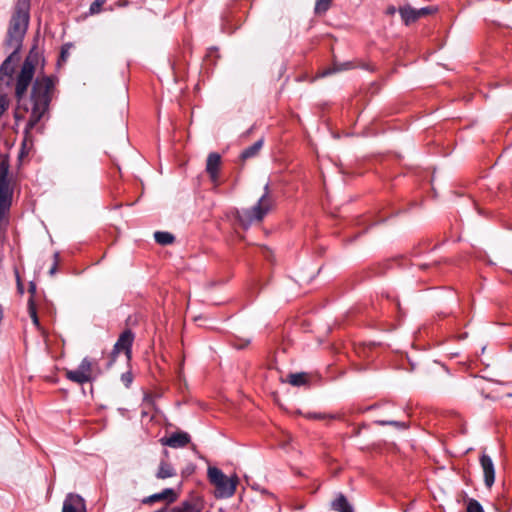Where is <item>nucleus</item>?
I'll use <instances>...</instances> for the list:
<instances>
[{
	"label": "nucleus",
	"mask_w": 512,
	"mask_h": 512,
	"mask_svg": "<svg viewBox=\"0 0 512 512\" xmlns=\"http://www.w3.org/2000/svg\"><path fill=\"white\" fill-rule=\"evenodd\" d=\"M35 62L36 59L29 55L25 59L16 79L15 97L17 99V107L14 112L15 126H18L19 122L25 119V114L30 112V117L24 129L20 157L25 154V149L32 145L31 131L48 114L55 92L56 78L43 75L35 79L32 84L30 97H26L27 89L35 74Z\"/></svg>",
	"instance_id": "obj_1"
},
{
	"label": "nucleus",
	"mask_w": 512,
	"mask_h": 512,
	"mask_svg": "<svg viewBox=\"0 0 512 512\" xmlns=\"http://www.w3.org/2000/svg\"><path fill=\"white\" fill-rule=\"evenodd\" d=\"M29 9L30 0H18L10 20L6 43L15 52L20 49L28 28Z\"/></svg>",
	"instance_id": "obj_2"
},
{
	"label": "nucleus",
	"mask_w": 512,
	"mask_h": 512,
	"mask_svg": "<svg viewBox=\"0 0 512 512\" xmlns=\"http://www.w3.org/2000/svg\"><path fill=\"white\" fill-rule=\"evenodd\" d=\"M264 191V194L252 208L238 211L237 218L243 227L247 228L254 222H261L265 215L270 211L272 207V199L270 197L268 183L265 185Z\"/></svg>",
	"instance_id": "obj_3"
},
{
	"label": "nucleus",
	"mask_w": 512,
	"mask_h": 512,
	"mask_svg": "<svg viewBox=\"0 0 512 512\" xmlns=\"http://www.w3.org/2000/svg\"><path fill=\"white\" fill-rule=\"evenodd\" d=\"M208 478L215 487V496L217 498H229L236 490L238 477L236 475L228 477L219 468L209 467Z\"/></svg>",
	"instance_id": "obj_4"
},
{
	"label": "nucleus",
	"mask_w": 512,
	"mask_h": 512,
	"mask_svg": "<svg viewBox=\"0 0 512 512\" xmlns=\"http://www.w3.org/2000/svg\"><path fill=\"white\" fill-rule=\"evenodd\" d=\"M9 158L1 156L0 160V219L9 210L12 202L13 188L9 175Z\"/></svg>",
	"instance_id": "obj_5"
},
{
	"label": "nucleus",
	"mask_w": 512,
	"mask_h": 512,
	"mask_svg": "<svg viewBox=\"0 0 512 512\" xmlns=\"http://www.w3.org/2000/svg\"><path fill=\"white\" fill-rule=\"evenodd\" d=\"M95 374H99L97 363L89 358H84L77 369L65 371L68 380L80 385L92 381Z\"/></svg>",
	"instance_id": "obj_6"
},
{
	"label": "nucleus",
	"mask_w": 512,
	"mask_h": 512,
	"mask_svg": "<svg viewBox=\"0 0 512 512\" xmlns=\"http://www.w3.org/2000/svg\"><path fill=\"white\" fill-rule=\"evenodd\" d=\"M15 49L8 56L0 67V88L9 87L12 82V76L15 70V62L18 60Z\"/></svg>",
	"instance_id": "obj_7"
},
{
	"label": "nucleus",
	"mask_w": 512,
	"mask_h": 512,
	"mask_svg": "<svg viewBox=\"0 0 512 512\" xmlns=\"http://www.w3.org/2000/svg\"><path fill=\"white\" fill-rule=\"evenodd\" d=\"M134 335L130 330L124 331L118 338L112 351V361L120 352H124L127 359L131 357V346L133 343Z\"/></svg>",
	"instance_id": "obj_8"
},
{
	"label": "nucleus",
	"mask_w": 512,
	"mask_h": 512,
	"mask_svg": "<svg viewBox=\"0 0 512 512\" xmlns=\"http://www.w3.org/2000/svg\"><path fill=\"white\" fill-rule=\"evenodd\" d=\"M62 512H86L84 499L78 494H68L63 502Z\"/></svg>",
	"instance_id": "obj_9"
},
{
	"label": "nucleus",
	"mask_w": 512,
	"mask_h": 512,
	"mask_svg": "<svg viewBox=\"0 0 512 512\" xmlns=\"http://www.w3.org/2000/svg\"><path fill=\"white\" fill-rule=\"evenodd\" d=\"M221 166V156L216 152H212L208 155L206 161V172L208 173L212 183L218 184V173Z\"/></svg>",
	"instance_id": "obj_10"
},
{
	"label": "nucleus",
	"mask_w": 512,
	"mask_h": 512,
	"mask_svg": "<svg viewBox=\"0 0 512 512\" xmlns=\"http://www.w3.org/2000/svg\"><path fill=\"white\" fill-rule=\"evenodd\" d=\"M203 508V500L198 496H194L186 501H183L178 506H175L172 509V512H202Z\"/></svg>",
	"instance_id": "obj_11"
},
{
	"label": "nucleus",
	"mask_w": 512,
	"mask_h": 512,
	"mask_svg": "<svg viewBox=\"0 0 512 512\" xmlns=\"http://www.w3.org/2000/svg\"><path fill=\"white\" fill-rule=\"evenodd\" d=\"M480 464L484 474L485 485L490 488L494 484L495 480V469L493 461L488 455L483 454L480 458Z\"/></svg>",
	"instance_id": "obj_12"
},
{
	"label": "nucleus",
	"mask_w": 512,
	"mask_h": 512,
	"mask_svg": "<svg viewBox=\"0 0 512 512\" xmlns=\"http://www.w3.org/2000/svg\"><path fill=\"white\" fill-rule=\"evenodd\" d=\"M190 441V436L185 432H177L170 437L162 438L161 443L171 448H181L186 446Z\"/></svg>",
	"instance_id": "obj_13"
},
{
	"label": "nucleus",
	"mask_w": 512,
	"mask_h": 512,
	"mask_svg": "<svg viewBox=\"0 0 512 512\" xmlns=\"http://www.w3.org/2000/svg\"><path fill=\"white\" fill-rule=\"evenodd\" d=\"M177 497H178V495L173 489L167 488V489H164L160 493H156V494H153V495H150V496L144 498L143 503L151 504V503H154L157 501H162V500H167L168 503H172L177 499Z\"/></svg>",
	"instance_id": "obj_14"
},
{
	"label": "nucleus",
	"mask_w": 512,
	"mask_h": 512,
	"mask_svg": "<svg viewBox=\"0 0 512 512\" xmlns=\"http://www.w3.org/2000/svg\"><path fill=\"white\" fill-rule=\"evenodd\" d=\"M176 475V471L171 464L166 461H161L156 473L158 479L171 478Z\"/></svg>",
	"instance_id": "obj_15"
},
{
	"label": "nucleus",
	"mask_w": 512,
	"mask_h": 512,
	"mask_svg": "<svg viewBox=\"0 0 512 512\" xmlns=\"http://www.w3.org/2000/svg\"><path fill=\"white\" fill-rule=\"evenodd\" d=\"M262 146H263V140L260 139V140L256 141L253 145L244 149L240 156L241 160L246 161L250 158L257 156L259 154Z\"/></svg>",
	"instance_id": "obj_16"
},
{
	"label": "nucleus",
	"mask_w": 512,
	"mask_h": 512,
	"mask_svg": "<svg viewBox=\"0 0 512 512\" xmlns=\"http://www.w3.org/2000/svg\"><path fill=\"white\" fill-rule=\"evenodd\" d=\"M402 20L406 25L414 23L418 20L417 9H414L410 6L402 7L399 9Z\"/></svg>",
	"instance_id": "obj_17"
},
{
	"label": "nucleus",
	"mask_w": 512,
	"mask_h": 512,
	"mask_svg": "<svg viewBox=\"0 0 512 512\" xmlns=\"http://www.w3.org/2000/svg\"><path fill=\"white\" fill-rule=\"evenodd\" d=\"M332 508L338 512H353L352 506L342 494L332 502Z\"/></svg>",
	"instance_id": "obj_18"
},
{
	"label": "nucleus",
	"mask_w": 512,
	"mask_h": 512,
	"mask_svg": "<svg viewBox=\"0 0 512 512\" xmlns=\"http://www.w3.org/2000/svg\"><path fill=\"white\" fill-rule=\"evenodd\" d=\"M292 386H304L308 383V375L304 372L301 373H291L287 376V379L285 380Z\"/></svg>",
	"instance_id": "obj_19"
},
{
	"label": "nucleus",
	"mask_w": 512,
	"mask_h": 512,
	"mask_svg": "<svg viewBox=\"0 0 512 512\" xmlns=\"http://www.w3.org/2000/svg\"><path fill=\"white\" fill-rule=\"evenodd\" d=\"M154 238L160 245H168L174 241V236L169 232L158 231L154 234Z\"/></svg>",
	"instance_id": "obj_20"
},
{
	"label": "nucleus",
	"mask_w": 512,
	"mask_h": 512,
	"mask_svg": "<svg viewBox=\"0 0 512 512\" xmlns=\"http://www.w3.org/2000/svg\"><path fill=\"white\" fill-rule=\"evenodd\" d=\"M28 312H29V315H30V317L32 319L33 324L38 329H40L39 318H38L36 306H35V303H34V300H33L32 297L28 300Z\"/></svg>",
	"instance_id": "obj_21"
},
{
	"label": "nucleus",
	"mask_w": 512,
	"mask_h": 512,
	"mask_svg": "<svg viewBox=\"0 0 512 512\" xmlns=\"http://www.w3.org/2000/svg\"><path fill=\"white\" fill-rule=\"evenodd\" d=\"M332 0H317L315 4V13H325L331 4Z\"/></svg>",
	"instance_id": "obj_22"
},
{
	"label": "nucleus",
	"mask_w": 512,
	"mask_h": 512,
	"mask_svg": "<svg viewBox=\"0 0 512 512\" xmlns=\"http://www.w3.org/2000/svg\"><path fill=\"white\" fill-rule=\"evenodd\" d=\"M467 512H484L481 504L475 499H469L467 501Z\"/></svg>",
	"instance_id": "obj_23"
},
{
	"label": "nucleus",
	"mask_w": 512,
	"mask_h": 512,
	"mask_svg": "<svg viewBox=\"0 0 512 512\" xmlns=\"http://www.w3.org/2000/svg\"><path fill=\"white\" fill-rule=\"evenodd\" d=\"M107 0H95L90 6V13L96 14L101 11L102 6L106 3Z\"/></svg>",
	"instance_id": "obj_24"
},
{
	"label": "nucleus",
	"mask_w": 512,
	"mask_h": 512,
	"mask_svg": "<svg viewBox=\"0 0 512 512\" xmlns=\"http://www.w3.org/2000/svg\"><path fill=\"white\" fill-rule=\"evenodd\" d=\"M380 425H393L400 429H406L408 425L405 422H399V421H378Z\"/></svg>",
	"instance_id": "obj_25"
},
{
	"label": "nucleus",
	"mask_w": 512,
	"mask_h": 512,
	"mask_svg": "<svg viewBox=\"0 0 512 512\" xmlns=\"http://www.w3.org/2000/svg\"><path fill=\"white\" fill-rule=\"evenodd\" d=\"M435 11V7H424L421 9H417L418 19L428 14L434 13Z\"/></svg>",
	"instance_id": "obj_26"
},
{
	"label": "nucleus",
	"mask_w": 512,
	"mask_h": 512,
	"mask_svg": "<svg viewBox=\"0 0 512 512\" xmlns=\"http://www.w3.org/2000/svg\"><path fill=\"white\" fill-rule=\"evenodd\" d=\"M351 65L349 63H346L345 65H342L340 67H334L333 70H327V71H324L322 73V76H326L328 74H331L332 72H335V71H340V70H343V69H348Z\"/></svg>",
	"instance_id": "obj_27"
},
{
	"label": "nucleus",
	"mask_w": 512,
	"mask_h": 512,
	"mask_svg": "<svg viewBox=\"0 0 512 512\" xmlns=\"http://www.w3.org/2000/svg\"><path fill=\"white\" fill-rule=\"evenodd\" d=\"M8 106L7 100L4 96L0 97V117L3 115V113L6 111Z\"/></svg>",
	"instance_id": "obj_28"
},
{
	"label": "nucleus",
	"mask_w": 512,
	"mask_h": 512,
	"mask_svg": "<svg viewBox=\"0 0 512 512\" xmlns=\"http://www.w3.org/2000/svg\"><path fill=\"white\" fill-rule=\"evenodd\" d=\"M15 276H16V281H17V288H18V291L23 294L24 292V286H23V283L21 282V279H20V275L18 273L17 270H15Z\"/></svg>",
	"instance_id": "obj_29"
},
{
	"label": "nucleus",
	"mask_w": 512,
	"mask_h": 512,
	"mask_svg": "<svg viewBox=\"0 0 512 512\" xmlns=\"http://www.w3.org/2000/svg\"><path fill=\"white\" fill-rule=\"evenodd\" d=\"M67 56H68V50L63 48L61 51V58L63 60H65Z\"/></svg>",
	"instance_id": "obj_30"
},
{
	"label": "nucleus",
	"mask_w": 512,
	"mask_h": 512,
	"mask_svg": "<svg viewBox=\"0 0 512 512\" xmlns=\"http://www.w3.org/2000/svg\"><path fill=\"white\" fill-rule=\"evenodd\" d=\"M56 269H57V266H56V263L50 268L49 270V274L51 276H53L55 273H56Z\"/></svg>",
	"instance_id": "obj_31"
},
{
	"label": "nucleus",
	"mask_w": 512,
	"mask_h": 512,
	"mask_svg": "<svg viewBox=\"0 0 512 512\" xmlns=\"http://www.w3.org/2000/svg\"><path fill=\"white\" fill-rule=\"evenodd\" d=\"M35 290H36V286H35V284H34V283H31V284H30V287H29V291H30L32 294H34V293H35Z\"/></svg>",
	"instance_id": "obj_32"
},
{
	"label": "nucleus",
	"mask_w": 512,
	"mask_h": 512,
	"mask_svg": "<svg viewBox=\"0 0 512 512\" xmlns=\"http://www.w3.org/2000/svg\"><path fill=\"white\" fill-rule=\"evenodd\" d=\"M250 343V340H246L245 344L239 345L238 348H243L245 345H248Z\"/></svg>",
	"instance_id": "obj_33"
},
{
	"label": "nucleus",
	"mask_w": 512,
	"mask_h": 512,
	"mask_svg": "<svg viewBox=\"0 0 512 512\" xmlns=\"http://www.w3.org/2000/svg\"><path fill=\"white\" fill-rule=\"evenodd\" d=\"M313 417H314V418H318V419L322 418V416H320V415H316V414H315V415H313Z\"/></svg>",
	"instance_id": "obj_34"
},
{
	"label": "nucleus",
	"mask_w": 512,
	"mask_h": 512,
	"mask_svg": "<svg viewBox=\"0 0 512 512\" xmlns=\"http://www.w3.org/2000/svg\"><path fill=\"white\" fill-rule=\"evenodd\" d=\"M394 12H395L394 8L389 9V13H394Z\"/></svg>",
	"instance_id": "obj_35"
}]
</instances>
